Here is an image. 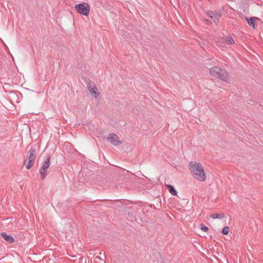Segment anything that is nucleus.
I'll use <instances>...</instances> for the list:
<instances>
[{
	"label": "nucleus",
	"mask_w": 263,
	"mask_h": 263,
	"mask_svg": "<svg viewBox=\"0 0 263 263\" xmlns=\"http://www.w3.org/2000/svg\"><path fill=\"white\" fill-rule=\"evenodd\" d=\"M210 217L213 219L221 218L223 217V215L215 213L210 215Z\"/></svg>",
	"instance_id": "12"
},
{
	"label": "nucleus",
	"mask_w": 263,
	"mask_h": 263,
	"mask_svg": "<svg viewBox=\"0 0 263 263\" xmlns=\"http://www.w3.org/2000/svg\"><path fill=\"white\" fill-rule=\"evenodd\" d=\"M209 72L212 77L219 78L226 83H230L231 82V79L228 72L217 66H214L210 68Z\"/></svg>",
	"instance_id": "2"
},
{
	"label": "nucleus",
	"mask_w": 263,
	"mask_h": 263,
	"mask_svg": "<svg viewBox=\"0 0 263 263\" xmlns=\"http://www.w3.org/2000/svg\"><path fill=\"white\" fill-rule=\"evenodd\" d=\"M50 156L49 155H46L43 162L42 166L40 170L41 177L42 179H44L46 176V172L50 164Z\"/></svg>",
	"instance_id": "4"
},
{
	"label": "nucleus",
	"mask_w": 263,
	"mask_h": 263,
	"mask_svg": "<svg viewBox=\"0 0 263 263\" xmlns=\"http://www.w3.org/2000/svg\"><path fill=\"white\" fill-rule=\"evenodd\" d=\"M189 168L193 177L198 181L204 182L206 175L203 166L196 161H191L189 164Z\"/></svg>",
	"instance_id": "1"
},
{
	"label": "nucleus",
	"mask_w": 263,
	"mask_h": 263,
	"mask_svg": "<svg viewBox=\"0 0 263 263\" xmlns=\"http://www.w3.org/2000/svg\"><path fill=\"white\" fill-rule=\"evenodd\" d=\"M207 14L209 17L215 19H218L220 17V14L217 12L209 11Z\"/></svg>",
	"instance_id": "9"
},
{
	"label": "nucleus",
	"mask_w": 263,
	"mask_h": 263,
	"mask_svg": "<svg viewBox=\"0 0 263 263\" xmlns=\"http://www.w3.org/2000/svg\"><path fill=\"white\" fill-rule=\"evenodd\" d=\"M106 139L114 145H118L121 143V142L118 140L117 136L114 133L109 134V137L107 138Z\"/></svg>",
	"instance_id": "6"
},
{
	"label": "nucleus",
	"mask_w": 263,
	"mask_h": 263,
	"mask_svg": "<svg viewBox=\"0 0 263 263\" xmlns=\"http://www.w3.org/2000/svg\"><path fill=\"white\" fill-rule=\"evenodd\" d=\"M1 235L6 241L9 243H12L14 241V238L12 236L7 235L6 233H2Z\"/></svg>",
	"instance_id": "8"
},
{
	"label": "nucleus",
	"mask_w": 263,
	"mask_h": 263,
	"mask_svg": "<svg viewBox=\"0 0 263 263\" xmlns=\"http://www.w3.org/2000/svg\"><path fill=\"white\" fill-rule=\"evenodd\" d=\"M36 151L34 148L31 147L28 152L27 159L24 162L25 167L27 170L30 169L34 163L35 160L36 158Z\"/></svg>",
	"instance_id": "3"
},
{
	"label": "nucleus",
	"mask_w": 263,
	"mask_h": 263,
	"mask_svg": "<svg viewBox=\"0 0 263 263\" xmlns=\"http://www.w3.org/2000/svg\"><path fill=\"white\" fill-rule=\"evenodd\" d=\"M165 187H167L168 191L172 195L174 196L177 195L178 192L175 189L174 186L171 185H165Z\"/></svg>",
	"instance_id": "10"
},
{
	"label": "nucleus",
	"mask_w": 263,
	"mask_h": 263,
	"mask_svg": "<svg viewBox=\"0 0 263 263\" xmlns=\"http://www.w3.org/2000/svg\"><path fill=\"white\" fill-rule=\"evenodd\" d=\"M88 89L91 95H97L98 96L99 93L98 92V89L96 86H93V87H91V84H88Z\"/></svg>",
	"instance_id": "11"
},
{
	"label": "nucleus",
	"mask_w": 263,
	"mask_h": 263,
	"mask_svg": "<svg viewBox=\"0 0 263 263\" xmlns=\"http://www.w3.org/2000/svg\"><path fill=\"white\" fill-rule=\"evenodd\" d=\"M246 20L248 23L251 26L253 27L254 29L255 28V24L257 21H260V19L257 17H253L250 18H246Z\"/></svg>",
	"instance_id": "7"
},
{
	"label": "nucleus",
	"mask_w": 263,
	"mask_h": 263,
	"mask_svg": "<svg viewBox=\"0 0 263 263\" xmlns=\"http://www.w3.org/2000/svg\"><path fill=\"white\" fill-rule=\"evenodd\" d=\"M201 229L204 232H207L209 230V228L203 224H201Z\"/></svg>",
	"instance_id": "14"
},
{
	"label": "nucleus",
	"mask_w": 263,
	"mask_h": 263,
	"mask_svg": "<svg viewBox=\"0 0 263 263\" xmlns=\"http://www.w3.org/2000/svg\"><path fill=\"white\" fill-rule=\"evenodd\" d=\"M128 216H129V217H132V216H133V214H132V213H129H129H128Z\"/></svg>",
	"instance_id": "16"
},
{
	"label": "nucleus",
	"mask_w": 263,
	"mask_h": 263,
	"mask_svg": "<svg viewBox=\"0 0 263 263\" xmlns=\"http://www.w3.org/2000/svg\"><path fill=\"white\" fill-rule=\"evenodd\" d=\"M227 43L229 44H233L234 43V41L232 39H229L227 40Z\"/></svg>",
	"instance_id": "15"
},
{
	"label": "nucleus",
	"mask_w": 263,
	"mask_h": 263,
	"mask_svg": "<svg viewBox=\"0 0 263 263\" xmlns=\"http://www.w3.org/2000/svg\"><path fill=\"white\" fill-rule=\"evenodd\" d=\"M76 10L81 14L88 15L90 12V7L88 4L82 3L77 4L75 6Z\"/></svg>",
	"instance_id": "5"
},
{
	"label": "nucleus",
	"mask_w": 263,
	"mask_h": 263,
	"mask_svg": "<svg viewBox=\"0 0 263 263\" xmlns=\"http://www.w3.org/2000/svg\"><path fill=\"white\" fill-rule=\"evenodd\" d=\"M230 229L228 227L226 226L223 228V229L222 230V233L224 235H227L229 233Z\"/></svg>",
	"instance_id": "13"
},
{
	"label": "nucleus",
	"mask_w": 263,
	"mask_h": 263,
	"mask_svg": "<svg viewBox=\"0 0 263 263\" xmlns=\"http://www.w3.org/2000/svg\"><path fill=\"white\" fill-rule=\"evenodd\" d=\"M96 258L100 259V257H99V256L96 257Z\"/></svg>",
	"instance_id": "17"
}]
</instances>
